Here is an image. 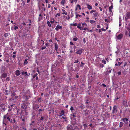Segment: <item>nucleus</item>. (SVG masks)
Masks as SVG:
<instances>
[{
	"mask_svg": "<svg viewBox=\"0 0 130 130\" xmlns=\"http://www.w3.org/2000/svg\"><path fill=\"white\" fill-rule=\"evenodd\" d=\"M23 98H25L26 99V100H27L28 99V97L26 96H25L24 95Z\"/></svg>",
	"mask_w": 130,
	"mask_h": 130,
	"instance_id": "a19ab883",
	"label": "nucleus"
},
{
	"mask_svg": "<svg viewBox=\"0 0 130 130\" xmlns=\"http://www.w3.org/2000/svg\"><path fill=\"white\" fill-rule=\"evenodd\" d=\"M78 9H79L80 10L81 9L80 6L79 4H78L76 6V10H77Z\"/></svg>",
	"mask_w": 130,
	"mask_h": 130,
	"instance_id": "1a4fd4ad",
	"label": "nucleus"
},
{
	"mask_svg": "<svg viewBox=\"0 0 130 130\" xmlns=\"http://www.w3.org/2000/svg\"><path fill=\"white\" fill-rule=\"evenodd\" d=\"M70 2V3L72 4H73V3L74 2L75 3L77 2V0H69Z\"/></svg>",
	"mask_w": 130,
	"mask_h": 130,
	"instance_id": "f3484780",
	"label": "nucleus"
},
{
	"mask_svg": "<svg viewBox=\"0 0 130 130\" xmlns=\"http://www.w3.org/2000/svg\"><path fill=\"white\" fill-rule=\"evenodd\" d=\"M36 76L35 75H33L32 76V77L33 78H34L35 77H36Z\"/></svg>",
	"mask_w": 130,
	"mask_h": 130,
	"instance_id": "774afa93",
	"label": "nucleus"
},
{
	"mask_svg": "<svg viewBox=\"0 0 130 130\" xmlns=\"http://www.w3.org/2000/svg\"><path fill=\"white\" fill-rule=\"evenodd\" d=\"M128 18H130V12L127 13L126 17L125 18L126 21H127Z\"/></svg>",
	"mask_w": 130,
	"mask_h": 130,
	"instance_id": "0eeeda50",
	"label": "nucleus"
},
{
	"mask_svg": "<svg viewBox=\"0 0 130 130\" xmlns=\"http://www.w3.org/2000/svg\"><path fill=\"white\" fill-rule=\"evenodd\" d=\"M117 109L115 106L113 107V113H115L117 112Z\"/></svg>",
	"mask_w": 130,
	"mask_h": 130,
	"instance_id": "ddd939ff",
	"label": "nucleus"
},
{
	"mask_svg": "<svg viewBox=\"0 0 130 130\" xmlns=\"http://www.w3.org/2000/svg\"><path fill=\"white\" fill-rule=\"evenodd\" d=\"M102 62L103 63H104V64H105L106 63V61L105 60H103L102 61Z\"/></svg>",
	"mask_w": 130,
	"mask_h": 130,
	"instance_id": "e433bc0d",
	"label": "nucleus"
},
{
	"mask_svg": "<svg viewBox=\"0 0 130 130\" xmlns=\"http://www.w3.org/2000/svg\"><path fill=\"white\" fill-rule=\"evenodd\" d=\"M46 48V47L45 46L42 47V50H43L44 49H45Z\"/></svg>",
	"mask_w": 130,
	"mask_h": 130,
	"instance_id": "a18cd8bd",
	"label": "nucleus"
},
{
	"mask_svg": "<svg viewBox=\"0 0 130 130\" xmlns=\"http://www.w3.org/2000/svg\"><path fill=\"white\" fill-rule=\"evenodd\" d=\"M77 37H75L73 38V40L74 41H76L77 40Z\"/></svg>",
	"mask_w": 130,
	"mask_h": 130,
	"instance_id": "4c0bfd02",
	"label": "nucleus"
},
{
	"mask_svg": "<svg viewBox=\"0 0 130 130\" xmlns=\"http://www.w3.org/2000/svg\"><path fill=\"white\" fill-rule=\"evenodd\" d=\"M96 12V11L95 10H92L90 11V12L91 14H92V13H93V12H94V13L95 12Z\"/></svg>",
	"mask_w": 130,
	"mask_h": 130,
	"instance_id": "c756f323",
	"label": "nucleus"
},
{
	"mask_svg": "<svg viewBox=\"0 0 130 130\" xmlns=\"http://www.w3.org/2000/svg\"><path fill=\"white\" fill-rule=\"evenodd\" d=\"M98 13L96 12L94 13H93V16L94 17H95L97 16Z\"/></svg>",
	"mask_w": 130,
	"mask_h": 130,
	"instance_id": "6ab92c4d",
	"label": "nucleus"
},
{
	"mask_svg": "<svg viewBox=\"0 0 130 130\" xmlns=\"http://www.w3.org/2000/svg\"><path fill=\"white\" fill-rule=\"evenodd\" d=\"M102 30L103 31H105L106 30V29H104V28H102Z\"/></svg>",
	"mask_w": 130,
	"mask_h": 130,
	"instance_id": "de8ad7c7",
	"label": "nucleus"
},
{
	"mask_svg": "<svg viewBox=\"0 0 130 130\" xmlns=\"http://www.w3.org/2000/svg\"><path fill=\"white\" fill-rule=\"evenodd\" d=\"M16 95V94L14 92H13L12 93V95H11V97L12 98H13V97H14Z\"/></svg>",
	"mask_w": 130,
	"mask_h": 130,
	"instance_id": "412c9836",
	"label": "nucleus"
},
{
	"mask_svg": "<svg viewBox=\"0 0 130 130\" xmlns=\"http://www.w3.org/2000/svg\"><path fill=\"white\" fill-rule=\"evenodd\" d=\"M20 74V72L19 70H17L15 71V75L17 76H19Z\"/></svg>",
	"mask_w": 130,
	"mask_h": 130,
	"instance_id": "9b49d317",
	"label": "nucleus"
},
{
	"mask_svg": "<svg viewBox=\"0 0 130 130\" xmlns=\"http://www.w3.org/2000/svg\"><path fill=\"white\" fill-rule=\"evenodd\" d=\"M97 27L98 28H100V25H97Z\"/></svg>",
	"mask_w": 130,
	"mask_h": 130,
	"instance_id": "3c124183",
	"label": "nucleus"
},
{
	"mask_svg": "<svg viewBox=\"0 0 130 130\" xmlns=\"http://www.w3.org/2000/svg\"><path fill=\"white\" fill-rule=\"evenodd\" d=\"M83 42L84 43H85L86 42V41L85 38H84L83 39Z\"/></svg>",
	"mask_w": 130,
	"mask_h": 130,
	"instance_id": "052dcab7",
	"label": "nucleus"
},
{
	"mask_svg": "<svg viewBox=\"0 0 130 130\" xmlns=\"http://www.w3.org/2000/svg\"><path fill=\"white\" fill-rule=\"evenodd\" d=\"M7 76V73H4L1 75L0 76V78L2 79V80H3L2 78L6 77Z\"/></svg>",
	"mask_w": 130,
	"mask_h": 130,
	"instance_id": "7ed1b4c3",
	"label": "nucleus"
},
{
	"mask_svg": "<svg viewBox=\"0 0 130 130\" xmlns=\"http://www.w3.org/2000/svg\"><path fill=\"white\" fill-rule=\"evenodd\" d=\"M45 2L46 3H48L47 0H45Z\"/></svg>",
	"mask_w": 130,
	"mask_h": 130,
	"instance_id": "69168bd1",
	"label": "nucleus"
},
{
	"mask_svg": "<svg viewBox=\"0 0 130 130\" xmlns=\"http://www.w3.org/2000/svg\"><path fill=\"white\" fill-rule=\"evenodd\" d=\"M87 7L88 9L89 10H91L92 9V7L91 6L88 4H87Z\"/></svg>",
	"mask_w": 130,
	"mask_h": 130,
	"instance_id": "f8f14e48",
	"label": "nucleus"
},
{
	"mask_svg": "<svg viewBox=\"0 0 130 130\" xmlns=\"http://www.w3.org/2000/svg\"><path fill=\"white\" fill-rule=\"evenodd\" d=\"M70 25L71 26H77L78 25L77 24V23H71L70 24Z\"/></svg>",
	"mask_w": 130,
	"mask_h": 130,
	"instance_id": "aec40b11",
	"label": "nucleus"
},
{
	"mask_svg": "<svg viewBox=\"0 0 130 130\" xmlns=\"http://www.w3.org/2000/svg\"><path fill=\"white\" fill-rule=\"evenodd\" d=\"M102 86H103L104 87H105L106 86V85H105V84H102Z\"/></svg>",
	"mask_w": 130,
	"mask_h": 130,
	"instance_id": "37998d69",
	"label": "nucleus"
},
{
	"mask_svg": "<svg viewBox=\"0 0 130 130\" xmlns=\"http://www.w3.org/2000/svg\"><path fill=\"white\" fill-rule=\"evenodd\" d=\"M27 59H26L24 61V63L25 64H27L28 63V62L27 61Z\"/></svg>",
	"mask_w": 130,
	"mask_h": 130,
	"instance_id": "c85d7f7f",
	"label": "nucleus"
},
{
	"mask_svg": "<svg viewBox=\"0 0 130 130\" xmlns=\"http://www.w3.org/2000/svg\"><path fill=\"white\" fill-rule=\"evenodd\" d=\"M62 10L63 12L62 13L63 14H65V15H67V12L64 10L62 9Z\"/></svg>",
	"mask_w": 130,
	"mask_h": 130,
	"instance_id": "dca6fc26",
	"label": "nucleus"
},
{
	"mask_svg": "<svg viewBox=\"0 0 130 130\" xmlns=\"http://www.w3.org/2000/svg\"><path fill=\"white\" fill-rule=\"evenodd\" d=\"M27 72H23L22 73V74L24 75V74L25 75H27Z\"/></svg>",
	"mask_w": 130,
	"mask_h": 130,
	"instance_id": "7c9ffc66",
	"label": "nucleus"
},
{
	"mask_svg": "<svg viewBox=\"0 0 130 130\" xmlns=\"http://www.w3.org/2000/svg\"><path fill=\"white\" fill-rule=\"evenodd\" d=\"M123 36V35L122 34H120L117 37V38L118 39L120 40Z\"/></svg>",
	"mask_w": 130,
	"mask_h": 130,
	"instance_id": "423d86ee",
	"label": "nucleus"
},
{
	"mask_svg": "<svg viewBox=\"0 0 130 130\" xmlns=\"http://www.w3.org/2000/svg\"><path fill=\"white\" fill-rule=\"evenodd\" d=\"M62 28V26H60L59 25H58L55 28V29L57 31H58L59 29H61Z\"/></svg>",
	"mask_w": 130,
	"mask_h": 130,
	"instance_id": "39448f33",
	"label": "nucleus"
},
{
	"mask_svg": "<svg viewBox=\"0 0 130 130\" xmlns=\"http://www.w3.org/2000/svg\"><path fill=\"white\" fill-rule=\"evenodd\" d=\"M6 79V80L7 81H9V77L7 78Z\"/></svg>",
	"mask_w": 130,
	"mask_h": 130,
	"instance_id": "13d9d810",
	"label": "nucleus"
},
{
	"mask_svg": "<svg viewBox=\"0 0 130 130\" xmlns=\"http://www.w3.org/2000/svg\"><path fill=\"white\" fill-rule=\"evenodd\" d=\"M41 43L42 44V45H43L44 44V41L42 40H41Z\"/></svg>",
	"mask_w": 130,
	"mask_h": 130,
	"instance_id": "79ce46f5",
	"label": "nucleus"
},
{
	"mask_svg": "<svg viewBox=\"0 0 130 130\" xmlns=\"http://www.w3.org/2000/svg\"><path fill=\"white\" fill-rule=\"evenodd\" d=\"M67 130H72V129L70 128H69L68 126Z\"/></svg>",
	"mask_w": 130,
	"mask_h": 130,
	"instance_id": "bf43d9fd",
	"label": "nucleus"
},
{
	"mask_svg": "<svg viewBox=\"0 0 130 130\" xmlns=\"http://www.w3.org/2000/svg\"><path fill=\"white\" fill-rule=\"evenodd\" d=\"M87 124H84L83 125L84 126L85 128H86L87 127Z\"/></svg>",
	"mask_w": 130,
	"mask_h": 130,
	"instance_id": "ea45409f",
	"label": "nucleus"
},
{
	"mask_svg": "<svg viewBox=\"0 0 130 130\" xmlns=\"http://www.w3.org/2000/svg\"><path fill=\"white\" fill-rule=\"evenodd\" d=\"M51 7V6H50V4H48V8H50Z\"/></svg>",
	"mask_w": 130,
	"mask_h": 130,
	"instance_id": "e2e57ef3",
	"label": "nucleus"
},
{
	"mask_svg": "<svg viewBox=\"0 0 130 130\" xmlns=\"http://www.w3.org/2000/svg\"><path fill=\"white\" fill-rule=\"evenodd\" d=\"M13 106V105H11L9 107V109L8 110V111H10L12 109V107Z\"/></svg>",
	"mask_w": 130,
	"mask_h": 130,
	"instance_id": "b1692460",
	"label": "nucleus"
},
{
	"mask_svg": "<svg viewBox=\"0 0 130 130\" xmlns=\"http://www.w3.org/2000/svg\"><path fill=\"white\" fill-rule=\"evenodd\" d=\"M64 111L63 110H62L60 112V116L61 117L64 114Z\"/></svg>",
	"mask_w": 130,
	"mask_h": 130,
	"instance_id": "4468645a",
	"label": "nucleus"
},
{
	"mask_svg": "<svg viewBox=\"0 0 130 130\" xmlns=\"http://www.w3.org/2000/svg\"><path fill=\"white\" fill-rule=\"evenodd\" d=\"M57 14L58 17H60V13H58Z\"/></svg>",
	"mask_w": 130,
	"mask_h": 130,
	"instance_id": "603ef678",
	"label": "nucleus"
},
{
	"mask_svg": "<svg viewBox=\"0 0 130 130\" xmlns=\"http://www.w3.org/2000/svg\"><path fill=\"white\" fill-rule=\"evenodd\" d=\"M113 7L112 6H111L109 8V11L110 12H112V9Z\"/></svg>",
	"mask_w": 130,
	"mask_h": 130,
	"instance_id": "4be33fe9",
	"label": "nucleus"
},
{
	"mask_svg": "<svg viewBox=\"0 0 130 130\" xmlns=\"http://www.w3.org/2000/svg\"><path fill=\"white\" fill-rule=\"evenodd\" d=\"M5 117H4L3 121V124H5V125H6L8 121H7L6 118H5Z\"/></svg>",
	"mask_w": 130,
	"mask_h": 130,
	"instance_id": "20e7f679",
	"label": "nucleus"
},
{
	"mask_svg": "<svg viewBox=\"0 0 130 130\" xmlns=\"http://www.w3.org/2000/svg\"><path fill=\"white\" fill-rule=\"evenodd\" d=\"M14 29L15 30H16V29H18V27L17 26H16L15 25L14 26Z\"/></svg>",
	"mask_w": 130,
	"mask_h": 130,
	"instance_id": "58836bf2",
	"label": "nucleus"
},
{
	"mask_svg": "<svg viewBox=\"0 0 130 130\" xmlns=\"http://www.w3.org/2000/svg\"><path fill=\"white\" fill-rule=\"evenodd\" d=\"M79 62L78 60H75L74 62V63H77L78 62Z\"/></svg>",
	"mask_w": 130,
	"mask_h": 130,
	"instance_id": "8fccbe9b",
	"label": "nucleus"
},
{
	"mask_svg": "<svg viewBox=\"0 0 130 130\" xmlns=\"http://www.w3.org/2000/svg\"><path fill=\"white\" fill-rule=\"evenodd\" d=\"M70 44L71 45H74L73 43L72 42H70Z\"/></svg>",
	"mask_w": 130,
	"mask_h": 130,
	"instance_id": "09e8293b",
	"label": "nucleus"
},
{
	"mask_svg": "<svg viewBox=\"0 0 130 130\" xmlns=\"http://www.w3.org/2000/svg\"><path fill=\"white\" fill-rule=\"evenodd\" d=\"M43 117H41V118H40V120H43Z\"/></svg>",
	"mask_w": 130,
	"mask_h": 130,
	"instance_id": "680f3d73",
	"label": "nucleus"
},
{
	"mask_svg": "<svg viewBox=\"0 0 130 130\" xmlns=\"http://www.w3.org/2000/svg\"><path fill=\"white\" fill-rule=\"evenodd\" d=\"M70 110H74L72 106H71L70 108Z\"/></svg>",
	"mask_w": 130,
	"mask_h": 130,
	"instance_id": "c03bdc74",
	"label": "nucleus"
},
{
	"mask_svg": "<svg viewBox=\"0 0 130 130\" xmlns=\"http://www.w3.org/2000/svg\"><path fill=\"white\" fill-rule=\"evenodd\" d=\"M82 27H83L85 25V26H86L87 25V24L85 23H82Z\"/></svg>",
	"mask_w": 130,
	"mask_h": 130,
	"instance_id": "72a5a7b5",
	"label": "nucleus"
},
{
	"mask_svg": "<svg viewBox=\"0 0 130 130\" xmlns=\"http://www.w3.org/2000/svg\"><path fill=\"white\" fill-rule=\"evenodd\" d=\"M21 107L23 109H25L26 108V106L24 105V104L22 105L21 106Z\"/></svg>",
	"mask_w": 130,
	"mask_h": 130,
	"instance_id": "5701e85b",
	"label": "nucleus"
},
{
	"mask_svg": "<svg viewBox=\"0 0 130 130\" xmlns=\"http://www.w3.org/2000/svg\"><path fill=\"white\" fill-rule=\"evenodd\" d=\"M121 19L120 17L119 18V22H121Z\"/></svg>",
	"mask_w": 130,
	"mask_h": 130,
	"instance_id": "864d4df0",
	"label": "nucleus"
},
{
	"mask_svg": "<svg viewBox=\"0 0 130 130\" xmlns=\"http://www.w3.org/2000/svg\"><path fill=\"white\" fill-rule=\"evenodd\" d=\"M89 22L93 24L95 22V21L93 20H90V21H88Z\"/></svg>",
	"mask_w": 130,
	"mask_h": 130,
	"instance_id": "393cba45",
	"label": "nucleus"
},
{
	"mask_svg": "<svg viewBox=\"0 0 130 130\" xmlns=\"http://www.w3.org/2000/svg\"><path fill=\"white\" fill-rule=\"evenodd\" d=\"M119 26H120L121 25V22H119Z\"/></svg>",
	"mask_w": 130,
	"mask_h": 130,
	"instance_id": "6e6d98bb",
	"label": "nucleus"
},
{
	"mask_svg": "<svg viewBox=\"0 0 130 130\" xmlns=\"http://www.w3.org/2000/svg\"><path fill=\"white\" fill-rule=\"evenodd\" d=\"M47 25H48V26L50 27H51V25L50 23V22L49 21H47Z\"/></svg>",
	"mask_w": 130,
	"mask_h": 130,
	"instance_id": "cd10ccee",
	"label": "nucleus"
},
{
	"mask_svg": "<svg viewBox=\"0 0 130 130\" xmlns=\"http://www.w3.org/2000/svg\"><path fill=\"white\" fill-rule=\"evenodd\" d=\"M125 27L129 32V36L130 37V23L128 24V22H126L125 23Z\"/></svg>",
	"mask_w": 130,
	"mask_h": 130,
	"instance_id": "f257e3e1",
	"label": "nucleus"
},
{
	"mask_svg": "<svg viewBox=\"0 0 130 130\" xmlns=\"http://www.w3.org/2000/svg\"><path fill=\"white\" fill-rule=\"evenodd\" d=\"M121 72H119L118 73V74L119 75H120L121 74Z\"/></svg>",
	"mask_w": 130,
	"mask_h": 130,
	"instance_id": "5fc2aeb1",
	"label": "nucleus"
},
{
	"mask_svg": "<svg viewBox=\"0 0 130 130\" xmlns=\"http://www.w3.org/2000/svg\"><path fill=\"white\" fill-rule=\"evenodd\" d=\"M123 123L121 122H120V127H122L123 126Z\"/></svg>",
	"mask_w": 130,
	"mask_h": 130,
	"instance_id": "bb28decb",
	"label": "nucleus"
},
{
	"mask_svg": "<svg viewBox=\"0 0 130 130\" xmlns=\"http://www.w3.org/2000/svg\"><path fill=\"white\" fill-rule=\"evenodd\" d=\"M82 29L83 30H86L87 29V28H84L83 29Z\"/></svg>",
	"mask_w": 130,
	"mask_h": 130,
	"instance_id": "0e129e2a",
	"label": "nucleus"
},
{
	"mask_svg": "<svg viewBox=\"0 0 130 130\" xmlns=\"http://www.w3.org/2000/svg\"><path fill=\"white\" fill-rule=\"evenodd\" d=\"M121 119L123 121L125 124H127V122L128 121V120L127 118H122Z\"/></svg>",
	"mask_w": 130,
	"mask_h": 130,
	"instance_id": "6e6552de",
	"label": "nucleus"
},
{
	"mask_svg": "<svg viewBox=\"0 0 130 130\" xmlns=\"http://www.w3.org/2000/svg\"><path fill=\"white\" fill-rule=\"evenodd\" d=\"M65 3V0H62L61 2V4L62 5H64Z\"/></svg>",
	"mask_w": 130,
	"mask_h": 130,
	"instance_id": "473e14b6",
	"label": "nucleus"
},
{
	"mask_svg": "<svg viewBox=\"0 0 130 130\" xmlns=\"http://www.w3.org/2000/svg\"><path fill=\"white\" fill-rule=\"evenodd\" d=\"M81 63L82 64H81L80 65V67H82L84 65V63H83V62H81Z\"/></svg>",
	"mask_w": 130,
	"mask_h": 130,
	"instance_id": "49530a36",
	"label": "nucleus"
},
{
	"mask_svg": "<svg viewBox=\"0 0 130 130\" xmlns=\"http://www.w3.org/2000/svg\"><path fill=\"white\" fill-rule=\"evenodd\" d=\"M21 118H22V120L23 121H25V118L24 117V116H23H23H22Z\"/></svg>",
	"mask_w": 130,
	"mask_h": 130,
	"instance_id": "f704fd0d",
	"label": "nucleus"
},
{
	"mask_svg": "<svg viewBox=\"0 0 130 130\" xmlns=\"http://www.w3.org/2000/svg\"><path fill=\"white\" fill-rule=\"evenodd\" d=\"M81 26V23H80L77 26V28L79 29L80 30H82L83 29V27Z\"/></svg>",
	"mask_w": 130,
	"mask_h": 130,
	"instance_id": "9d476101",
	"label": "nucleus"
},
{
	"mask_svg": "<svg viewBox=\"0 0 130 130\" xmlns=\"http://www.w3.org/2000/svg\"><path fill=\"white\" fill-rule=\"evenodd\" d=\"M22 24L23 25H26V24L25 23H24V22H23V23H22Z\"/></svg>",
	"mask_w": 130,
	"mask_h": 130,
	"instance_id": "338daca9",
	"label": "nucleus"
},
{
	"mask_svg": "<svg viewBox=\"0 0 130 130\" xmlns=\"http://www.w3.org/2000/svg\"><path fill=\"white\" fill-rule=\"evenodd\" d=\"M54 22V19H52L50 22L52 23H53Z\"/></svg>",
	"mask_w": 130,
	"mask_h": 130,
	"instance_id": "2f4dec72",
	"label": "nucleus"
},
{
	"mask_svg": "<svg viewBox=\"0 0 130 130\" xmlns=\"http://www.w3.org/2000/svg\"><path fill=\"white\" fill-rule=\"evenodd\" d=\"M55 49L56 51L57 52L58 49V45L56 43L55 44Z\"/></svg>",
	"mask_w": 130,
	"mask_h": 130,
	"instance_id": "a211bd4d",
	"label": "nucleus"
},
{
	"mask_svg": "<svg viewBox=\"0 0 130 130\" xmlns=\"http://www.w3.org/2000/svg\"><path fill=\"white\" fill-rule=\"evenodd\" d=\"M87 31H90V32H92V30H90L89 29H88L87 30Z\"/></svg>",
	"mask_w": 130,
	"mask_h": 130,
	"instance_id": "4d7b16f0",
	"label": "nucleus"
},
{
	"mask_svg": "<svg viewBox=\"0 0 130 130\" xmlns=\"http://www.w3.org/2000/svg\"><path fill=\"white\" fill-rule=\"evenodd\" d=\"M4 117H5V118H6L7 120H8V121H10V122H12V121L10 120V116L9 115L8 113H7L6 115H4Z\"/></svg>",
	"mask_w": 130,
	"mask_h": 130,
	"instance_id": "f03ea898",
	"label": "nucleus"
},
{
	"mask_svg": "<svg viewBox=\"0 0 130 130\" xmlns=\"http://www.w3.org/2000/svg\"><path fill=\"white\" fill-rule=\"evenodd\" d=\"M82 53V50H79L77 51L76 53L77 54H81Z\"/></svg>",
	"mask_w": 130,
	"mask_h": 130,
	"instance_id": "2eb2a0df",
	"label": "nucleus"
},
{
	"mask_svg": "<svg viewBox=\"0 0 130 130\" xmlns=\"http://www.w3.org/2000/svg\"><path fill=\"white\" fill-rule=\"evenodd\" d=\"M82 15L80 14H76V16L75 17L76 18H78V17H81Z\"/></svg>",
	"mask_w": 130,
	"mask_h": 130,
	"instance_id": "a878e982",
	"label": "nucleus"
},
{
	"mask_svg": "<svg viewBox=\"0 0 130 130\" xmlns=\"http://www.w3.org/2000/svg\"><path fill=\"white\" fill-rule=\"evenodd\" d=\"M18 98V96H15L14 97H13L12 99L14 100H15Z\"/></svg>",
	"mask_w": 130,
	"mask_h": 130,
	"instance_id": "c9c22d12",
	"label": "nucleus"
}]
</instances>
